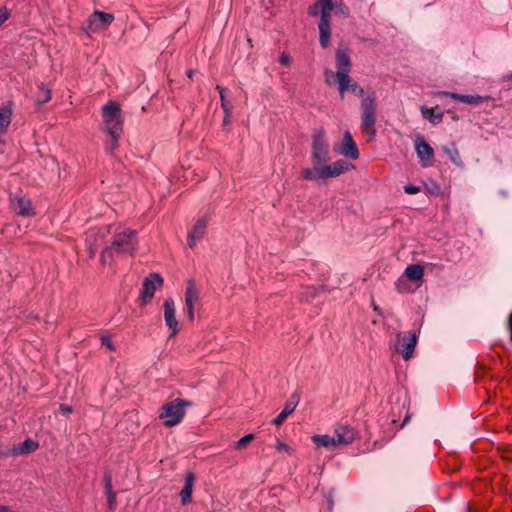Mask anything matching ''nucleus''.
Returning a JSON list of instances; mask_svg holds the SVG:
<instances>
[{"label":"nucleus","mask_w":512,"mask_h":512,"mask_svg":"<svg viewBox=\"0 0 512 512\" xmlns=\"http://www.w3.org/2000/svg\"><path fill=\"white\" fill-rule=\"evenodd\" d=\"M254 439V434H247L240 438L236 444L235 449L236 450H243L246 448V446Z\"/></svg>","instance_id":"7c9ffc66"},{"label":"nucleus","mask_w":512,"mask_h":512,"mask_svg":"<svg viewBox=\"0 0 512 512\" xmlns=\"http://www.w3.org/2000/svg\"><path fill=\"white\" fill-rule=\"evenodd\" d=\"M186 313L188 319L192 322L194 321V306H186Z\"/></svg>","instance_id":"c03bdc74"},{"label":"nucleus","mask_w":512,"mask_h":512,"mask_svg":"<svg viewBox=\"0 0 512 512\" xmlns=\"http://www.w3.org/2000/svg\"><path fill=\"white\" fill-rule=\"evenodd\" d=\"M350 91L352 93H354L355 95H357L358 97H361L362 99L364 97H366L367 95H365L364 93V89L362 87H360L356 82H354L352 80V83L350 85Z\"/></svg>","instance_id":"f704fd0d"},{"label":"nucleus","mask_w":512,"mask_h":512,"mask_svg":"<svg viewBox=\"0 0 512 512\" xmlns=\"http://www.w3.org/2000/svg\"><path fill=\"white\" fill-rule=\"evenodd\" d=\"M101 343L103 346H105L108 350L110 351H114L115 350V346L113 345L112 343V339L110 336L108 335H105V336H102L101 337Z\"/></svg>","instance_id":"4c0bfd02"},{"label":"nucleus","mask_w":512,"mask_h":512,"mask_svg":"<svg viewBox=\"0 0 512 512\" xmlns=\"http://www.w3.org/2000/svg\"><path fill=\"white\" fill-rule=\"evenodd\" d=\"M193 74H194V71H193V70H189V71L187 72V75H188V77H189V78H192V77H193Z\"/></svg>","instance_id":"8fccbe9b"},{"label":"nucleus","mask_w":512,"mask_h":512,"mask_svg":"<svg viewBox=\"0 0 512 512\" xmlns=\"http://www.w3.org/2000/svg\"><path fill=\"white\" fill-rule=\"evenodd\" d=\"M10 11L7 7H0V28L10 18Z\"/></svg>","instance_id":"e433bc0d"},{"label":"nucleus","mask_w":512,"mask_h":512,"mask_svg":"<svg viewBox=\"0 0 512 512\" xmlns=\"http://www.w3.org/2000/svg\"><path fill=\"white\" fill-rule=\"evenodd\" d=\"M187 405L188 403L184 400L175 399L163 406L160 418L164 419L166 426H175L182 421L185 415L184 407Z\"/></svg>","instance_id":"423d86ee"},{"label":"nucleus","mask_w":512,"mask_h":512,"mask_svg":"<svg viewBox=\"0 0 512 512\" xmlns=\"http://www.w3.org/2000/svg\"><path fill=\"white\" fill-rule=\"evenodd\" d=\"M13 104L11 102L0 107V142L3 135L7 132L12 121Z\"/></svg>","instance_id":"dca6fc26"},{"label":"nucleus","mask_w":512,"mask_h":512,"mask_svg":"<svg viewBox=\"0 0 512 512\" xmlns=\"http://www.w3.org/2000/svg\"><path fill=\"white\" fill-rule=\"evenodd\" d=\"M311 160L312 164H324L330 160V145L323 128L312 132Z\"/></svg>","instance_id":"39448f33"},{"label":"nucleus","mask_w":512,"mask_h":512,"mask_svg":"<svg viewBox=\"0 0 512 512\" xmlns=\"http://www.w3.org/2000/svg\"><path fill=\"white\" fill-rule=\"evenodd\" d=\"M38 447H39L38 442H36L32 439H26L25 441L20 443L18 446L14 447L13 455L29 454L31 452H34Z\"/></svg>","instance_id":"b1692460"},{"label":"nucleus","mask_w":512,"mask_h":512,"mask_svg":"<svg viewBox=\"0 0 512 512\" xmlns=\"http://www.w3.org/2000/svg\"><path fill=\"white\" fill-rule=\"evenodd\" d=\"M336 73L349 74L351 70V59L348 52L344 49L339 48L336 51Z\"/></svg>","instance_id":"a211bd4d"},{"label":"nucleus","mask_w":512,"mask_h":512,"mask_svg":"<svg viewBox=\"0 0 512 512\" xmlns=\"http://www.w3.org/2000/svg\"><path fill=\"white\" fill-rule=\"evenodd\" d=\"M421 113H422L424 118H426L427 120H429L433 124L440 123L442 121V118H443V114L442 113L435 114L433 108L422 107L421 108Z\"/></svg>","instance_id":"cd10ccee"},{"label":"nucleus","mask_w":512,"mask_h":512,"mask_svg":"<svg viewBox=\"0 0 512 512\" xmlns=\"http://www.w3.org/2000/svg\"><path fill=\"white\" fill-rule=\"evenodd\" d=\"M417 344V336L413 331L398 333L397 334V343L396 350L402 355L405 360H408L412 357L415 347Z\"/></svg>","instance_id":"0eeeda50"},{"label":"nucleus","mask_w":512,"mask_h":512,"mask_svg":"<svg viewBox=\"0 0 512 512\" xmlns=\"http://www.w3.org/2000/svg\"><path fill=\"white\" fill-rule=\"evenodd\" d=\"M318 5L320 6V4L317 2V4H316V5L311 6V7L309 8V14H310V15H316V14H317Z\"/></svg>","instance_id":"de8ad7c7"},{"label":"nucleus","mask_w":512,"mask_h":512,"mask_svg":"<svg viewBox=\"0 0 512 512\" xmlns=\"http://www.w3.org/2000/svg\"><path fill=\"white\" fill-rule=\"evenodd\" d=\"M299 403V396L293 394L290 399L286 402L284 409L282 412L273 420V423L277 426H280L286 418L295 410Z\"/></svg>","instance_id":"6ab92c4d"},{"label":"nucleus","mask_w":512,"mask_h":512,"mask_svg":"<svg viewBox=\"0 0 512 512\" xmlns=\"http://www.w3.org/2000/svg\"><path fill=\"white\" fill-rule=\"evenodd\" d=\"M106 495H107V500H108L109 508L111 510H115L116 506H117L116 493L115 492H111L110 494H106Z\"/></svg>","instance_id":"ea45409f"},{"label":"nucleus","mask_w":512,"mask_h":512,"mask_svg":"<svg viewBox=\"0 0 512 512\" xmlns=\"http://www.w3.org/2000/svg\"><path fill=\"white\" fill-rule=\"evenodd\" d=\"M336 79L339 84L340 95L343 98L344 93L346 91H350V85L352 83V78L349 76V74L336 73Z\"/></svg>","instance_id":"a878e982"},{"label":"nucleus","mask_w":512,"mask_h":512,"mask_svg":"<svg viewBox=\"0 0 512 512\" xmlns=\"http://www.w3.org/2000/svg\"><path fill=\"white\" fill-rule=\"evenodd\" d=\"M280 63L284 66H290L292 63V58L287 53H282L279 59Z\"/></svg>","instance_id":"a19ab883"},{"label":"nucleus","mask_w":512,"mask_h":512,"mask_svg":"<svg viewBox=\"0 0 512 512\" xmlns=\"http://www.w3.org/2000/svg\"><path fill=\"white\" fill-rule=\"evenodd\" d=\"M193 482H194V475L190 473L186 476L184 487L180 492L181 501L184 505L191 502V497H192V492H193Z\"/></svg>","instance_id":"5701e85b"},{"label":"nucleus","mask_w":512,"mask_h":512,"mask_svg":"<svg viewBox=\"0 0 512 512\" xmlns=\"http://www.w3.org/2000/svg\"><path fill=\"white\" fill-rule=\"evenodd\" d=\"M404 191L407 193V194H417L421 191L420 187L418 186H415V185H406L404 187Z\"/></svg>","instance_id":"79ce46f5"},{"label":"nucleus","mask_w":512,"mask_h":512,"mask_svg":"<svg viewBox=\"0 0 512 512\" xmlns=\"http://www.w3.org/2000/svg\"><path fill=\"white\" fill-rule=\"evenodd\" d=\"M217 90L219 91V94H220L221 106L225 112V121H227V119L231 115V109H232V106L227 101L226 96H225V93L227 90H226V88L219 86V85L217 86Z\"/></svg>","instance_id":"c756f323"},{"label":"nucleus","mask_w":512,"mask_h":512,"mask_svg":"<svg viewBox=\"0 0 512 512\" xmlns=\"http://www.w3.org/2000/svg\"><path fill=\"white\" fill-rule=\"evenodd\" d=\"M110 140L106 143L105 150L108 153H113L118 147V140L120 136L109 135Z\"/></svg>","instance_id":"473e14b6"},{"label":"nucleus","mask_w":512,"mask_h":512,"mask_svg":"<svg viewBox=\"0 0 512 512\" xmlns=\"http://www.w3.org/2000/svg\"><path fill=\"white\" fill-rule=\"evenodd\" d=\"M440 94L444 95V96L451 97L454 100H458V101L466 103V104L478 105V104L483 103L486 100L485 97L479 96V95H462V94L446 92V91L440 92Z\"/></svg>","instance_id":"aec40b11"},{"label":"nucleus","mask_w":512,"mask_h":512,"mask_svg":"<svg viewBox=\"0 0 512 512\" xmlns=\"http://www.w3.org/2000/svg\"><path fill=\"white\" fill-rule=\"evenodd\" d=\"M276 449L278 451H288V446L283 442H277Z\"/></svg>","instance_id":"49530a36"},{"label":"nucleus","mask_w":512,"mask_h":512,"mask_svg":"<svg viewBox=\"0 0 512 512\" xmlns=\"http://www.w3.org/2000/svg\"><path fill=\"white\" fill-rule=\"evenodd\" d=\"M374 311H378V307L374 305Z\"/></svg>","instance_id":"3c124183"},{"label":"nucleus","mask_w":512,"mask_h":512,"mask_svg":"<svg viewBox=\"0 0 512 512\" xmlns=\"http://www.w3.org/2000/svg\"><path fill=\"white\" fill-rule=\"evenodd\" d=\"M114 21V16L102 11H94L89 18L88 29L92 32L104 30Z\"/></svg>","instance_id":"9b49d317"},{"label":"nucleus","mask_w":512,"mask_h":512,"mask_svg":"<svg viewBox=\"0 0 512 512\" xmlns=\"http://www.w3.org/2000/svg\"><path fill=\"white\" fill-rule=\"evenodd\" d=\"M164 319L166 326L170 330V337H174L180 331L179 322L176 319L175 303L172 298H167L164 302Z\"/></svg>","instance_id":"9d476101"},{"label":"nucleus","mask_w":512,"mask_h":512,"mask_svg":"<svg viewBox=\"0 0 512 512\" xmlns=\"http://www.w3.org/2000/svg\"><path fill=\"white\" fill-rule=\"evenodd\" d=\"M163 284V279L158 274H150L147 278H145L143 282V287L140 293V299L142 304H147L153 298L155 291L157 288L161 287Z\"/></svg>","instance_id":"6e6552de"},{"label":"nucleus","mask_w":512,"mask_h":512,"mask_svg":"<svg viewBox=\"0 0 512 512\" xmlns=\"http://www.w3.org/2000/svg\"><path fill=\"white\" fill-rule=\"evenodd\" d=\"M103 126L108 135L121 136L123 131V117L118 103L109 101L102 108Z\"/></svg>","instance_id":"20e7f679"},{"label":"nucleus","mask_w":512,"mask_h":512,"mask_svg":"<svg viewBox=\"0 0 512 512\" xmlns=\"http://www.w3.org/2000/svg\"><path fill=\"white\" fill-rule=\"evenodd\" d=\"M318 291L319 290L316 287H308L304 292L301 293L300 299L307 301L310 298H314L318 294Z\"/></svg>","instance_id":"72a5a7b5"},{"label":"nucleus","mask_w":512,"mask_h":512,"mask_svg":"<svg viewBox=\"0 0 512 512\" xmlns=\"http://www.w3.org/2000/svg\"><path fill=\"white\" fill-rule=\"evenodd\" d=\"M424 276V269L419 264H413L406 267L403 277L406 280L420 281Z\"/></svg>","instance_id":"393cba45"},{"label":"nucleus","mask_w":512,"mask_h":512,"mask_svg":"<svg viewBox=\"0 0 512 512\" xmlns=\"http://www.w3.org/2000/svg\"><path fill=\"white\" fill-rule=\"evenodd\" d=\"M508 79H512V73L508 76Z\"/></svg>","instance_id":"603ef678"},{"label":"nucleus","mask_w":512,"mask_h":512,"mask_svg":"<svg viewBox=\"0 0 512 512\" xmlns=\"http://www.w3.org/2000/svg\"><path fill=\"white\" fill-rule=\"evenodd\" d=\"M352 167L345 160H337L332 164H313L312 168L302 169V176L308 181H317L320 179H326L330 177H337L344 172L348 171Z\"/></svg>","instance_id":"f03ea898"},{"label":"nucleus","mask_w":512,"mask_h":512,"mask_svg":"<svg viewBox=\"0 0 512 512\" xmlns=\"http://www.w3.org/2000/svg\"><path fill=\"white\" fill-rule=\"evenodd\" d=\"M312 441L317 447H325L329 450L338 448L334 435H314Z\"/></svg>","instance_id":"412c9836"},{"label":"nucleus","mask_w":512,"mask_h":512,"mask_svg":"<svg viewBox=\"0 0 512 512\" xmlns=\"http://www.w3.org/2000/svg\"><path fill=\"white\" fill-rule=\"evenodd\" d=\"M13 207L18 215L31 217L35 215V210L29 198L16 197L13 200Z\"/></svg>","instance_id":"f3484780"},{"label":"nucleus","mask_w":512,"mask_h":512,"mask_svg":"<svg viewBox=\"0 0 512 512\" xmlns=\"http://www.w3.org/2000/svg\"><path fill=\"white\" fill-rule=\"evenodd\" d=\"M415 150L423 167L434 164V149L420 136L415 140Z\"/></svg>","instance_id":"1a4fd4ad"},{"label":"nucleus","mask_w":512,"mask_h":512,"mask_svg":"<svg viewBox=\"0 0 512 512\" xmlns=\"http://www.w3.org/2000/svg\"><path fill=\"white\" fill-rule=\"evenodd\" d=\"M137 249V232L129 228H120L115 232L111 244L102 250L100 262L104 266H110L117 258L134 256Z\"/></svg>","instance_id":"f257e3e1"},{"label":"nucleus","mask_w":512,"mask_h":512,"mask_svg":"<svg viewBox=\"0 0 512 512\" xmlns=\"http://www.w3.org/2000/svg\"><path fill=\"white\" fill-rule=\"evenodd\" d=\"M199 301V290L197 289L195 283L192 280L188 281V285L185 292V305L186 306H195V304Z\"/></svg>","instance_id":"4be33fe9"},{"label":"nucleus","mask_w":512,"mask_h":512,"mask_svg":"<svg viewBox=\"0 0 512 512\" xmlns=\"http://www.w3.org/2000/svg\"><path fill=\"white\" fill-rule=\"evenodd\" d=\"M51 99V90L43 83L39 85L36 101L39 104L47 103Z\"/></svg>","instance_id":"c85d7f7f"},{"label":"nucleus","mask_w":512,"mask_h":512,"mask_svg":"<svg viewBox=\"0 0 512 512\" xmlns=\"http://www.w3.org/2000/svg\"><path fill=\"white\" fill-rule=\"evenodd\" d=\"M60 411L65 415H69L70 413H72V407L66 404H61Z\"/></svg>","instance_id":"a18cd8bd"},{"label":"nucleus","mask_w":512,"mask_h":512,"mask_svg":"<svg viewBox=\"0 0 512 512\" xmlns=\"http://www.w3.org/2000/svg\"><path fill=\"white\" fill-rule=\"evenodd\" d=\"M339 153L352 160L359 158V150L349 131L344 133L343 142L339 148Z\"/></svg>","instance_id":"2eb2a0df"},{"label":"nucleus","mask_w":512,"mask_h":512,"mask_svg":"<svg viewBox=\"0 0 512 512\" xmlns=\"http://www.w3.org/2000/svg\"><path fill=\"white\" fill-rule=\"evenodd\" d=\"M443 151L448 155L450 160L458 166L462 165L459 151L454 143L444 146Z\"/></svg>","instance_id":"bb28decb"},{"label":"nucleus","mask_w":512,"mask_h":512,"mask_svg":"<svg viewBox=\"0 0 512 512\" xmlns=\"http://www.w3.org/2000/svg\"><path fill=\"white\" fill-rule=\"evenodd\" d=\"M338 447L351 444L356 436L355 430L347 425H340L335 428L334 434Z\"/></svg>","instance_id":"4468645a"},{"label":"nucleus","mask_w":512,"mask_h":512,"mask_svg":"<svg viewBox=\"0 0 512 512\" xmlns=\"http://www.w3.org/2000/svg\"><path fill=\"white\" fill-rule=\"evenodd\" d=\"M361 131L363 134L369 136L372 139L376 130L374 128L377 121V98L375 92L369 93L361 101Z\"/></svg>","instance_id":"7ed1b4c3"},{"label":"nucleus","mask_w":512,"mask_h":512,"mask_svg":"<svg viewBox=\"0 0 512 512\" xmlns=\"http://www.w3.org/2000/svg\"><path fill=\"white\" fill-rule=\"evenodd\" d=\"M105 491L106 494H110L113 491L112 480L110 476L105 477Z\"/></svg>","instance_id":"37998d69"},{"label":"nucleus","mask_w":512,"mask_h":512,"mask_svg":"<svg viewBox=\"0 0 512 512\" xmlns=\"http://www.w3.org/2000/svg\"><path fill=\"white\" fill-rule=\"evenodd\" d=\"M10 11L7 7H0V28L10 18Z\"/></svg>","instance_id":"c9c22d12"},{"label":"nucleus","mask_w":512,"mask_h":512,"mask_svg":"<svg viewBox=\"0 0 512 512\" xmlns=\"http://www.w3.org/2000/svg\"><path fill=\"white\" fill-rule=\"evenodd\" d=\"M208 225V218L202 217L200 218L191 231L188 234L187 243L190 248H194L196 244L204 237L206 228Z\"/></svg>","instance_id":"ddd939ff"},{"label":"nucleus","mask_w":512,"mask_h":512,"mask_svg":"<svg viewBox=\"0 0 512 512\" xmlns=\"http://www.w3.org/2000/svg\"><path fill=\"white\" fill-rule=\"evenodd\" d=\"M325 81L328 85H332L334 82L337 81L336 79V72H333L331 70H326L324 73Z\"/></svg>","instance_id":"58836bf2"},{"label":"nucleus","mask_w":512,"mask_h":512,"mask_svg":"<svg viewBox=\"0 0 512 512\" xmlns=\"http://www.w3.org/2000/svg\"><path fill=\"white\" fill-rule=\"evenodd\" d=\"M395 286H396V289L398 292L400 293H405V292H408L410 291V286H409V283H408V280H406V278H404L403 276H401L395 283Z\"/></svg>","instance_id":"2f4dec72"},{"label":"nucleus","mask_w":512,"mask_h":512,"mask_svg":"<svg viewBox=\"0 0 512 512\" xmlns=\"http://www.w3.org/2000/svg\"><path fill=\"white\" fill-rule=\"evenodd\" d=\"M0 512H13L12 508L6 505H0Z\"/></svg>","instance_id":"09e8293b"},{"label":"nucleus","mask_w":512,"mask_h":512,"mask_svg":"<svg viewBox=\"0 0 512 512\" xmlns=\"http://www.w3.org/2000/svg\"><path fill=\"white\" fill-rule=\"evenodd\" d=\"M106 229H100L98 231L91 230L86 236V246L89 252L90 258H93L100 246L104 243V237Z\"/></svg>","instance_id":"f8f14e48"}]
</instances>
